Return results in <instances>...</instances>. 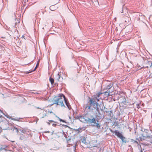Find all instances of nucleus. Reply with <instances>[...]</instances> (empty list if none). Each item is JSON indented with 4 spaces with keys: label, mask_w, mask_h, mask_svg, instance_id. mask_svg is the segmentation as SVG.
I'll list each match as a JSON object with an SVG mask.
<instances>
[{
    "label": "nucleus",
    "mask_w": 152,
    "mask_h": 152,
    "mask_svg": "<svg viewBox=\"0 0 152 152\" xmlns=\"http://www.w3.org/2000/svg\"><path fill=\"white\" fill-rule=\"evenodd\" d=\"M111 87V85H109L107 86V88H108V89H110Z\"/></svg>",
    "instance_id": "dca6fc26"
},
{
    "label": "nucleus",
    "mask_w": 152,
    "mask_h": 152,
    "mask_svg": "<svg viewBox=\"0 0 152 152\" xmlns=\"http://www.w3.org/2000/svg\"><path fill=\"white\" fill-rule=\"evenodd\" d=\"M87 119H86V123L89 124H94L92 125L93 126H96L97 128L99 129L100 127V126L98 123L96 122V118L93 117L92 118H89L87 117Z\"/></svg>",
    "instance_id": "7ed1b4c3"
},
{
    "label": "nucleus",
    "mask_w": 152,
    "mask_h": 152,
    "mask_svg": "<svg viewBox=\"0 0 152 152\" xmlns=\"http://www.w3.org/2000/svg\"><path fill=\"white\" fill-rule=\"evenodd\" d=\"M56 77L58 80H59L60 78V75L59 74H58L56 75Z\"/></svg>",
    "instance_id": "4468645a"
},
{
    "label": "nucleus",
    "mask_w": 152,
    "mask_h": 152,
    "mask_svg": "<svg viewBox=\"0 0 152 152\" xmlns=\"http://www.w3.org/2000/svg\"><path fill=\"white\" fill-rule=\"evenodd\" d=\"M61 121L62 122H65L64 120H62Z\"/></svg>",
    "instance_id": "cd10ccee"
},
{
    "label": "nucleus",
    "mask_w": 152,
    "mask_h": 152,
    "mask_svg": "<svg viewBox=\"0 0 152 152\" xmlns=\"http://www.w3.org/2000/svg\"><path fill=\"white\" fill-rule=\"evenodd\" d=\"M14 129L16 130V131L18 132H19V131H20L21 132L24 133L26 131L23 129H18L17 128L14 127Z\"/></svg>",
    "instance_id": "9d476101"
},
{
    "label": "nucleus",
    "mask_w": 152,
    "mask_h": 152,
    "mask_svg": "<svg viewBox=\"0 0 152 152\" xmlns=\"http://www.w3.org/2000/svg\"><path fill=\"white\" fill-rule=\"evenodd\" d=\"M58 118L59 120L60 121H62V119H61L59 117H58Z\"/></svg>",
    "instance_id": "5701e85b"
},
{
    "label": "nucleus",
    "mask_w": 152,
    "mask_h": 152,
    "mask_svg": "<svg viewBox=\"0 0 152 152\" xmlns=\"http://www.w3.org/2000/svg\"><path fill=\"white\" fill-rule=\"evenodd\" d=\"M2 131V129L1 127H0V133Z\"/></svg>",
    "instance_id": "b1692460"
},
{
    "label": "nucleus",
    "mask_w": 152,
    "mask_h": 152,
    "mask_svg": "<svg viewBox=\"0 0 152 152\" xmlns=\"http://www.w3.org/2000/svg\"><path fill=\"white\" fill-rule=\"evenodd\" d=\"M140 107V104H138L137 106V108H139Z\"/></svg>",
    "instance_id": "412c9836"
},
{
    "label": "nucleus",
    "mask_w": 152,
    "mask_h": 152,
    "mask_svg": "<svg viewBox=\"0 0 152 152\" xmlns=\"http://www.w3.org/2000/svg\"><path fill=\"white\" fill-rule=\"evenodd\" d=\"M39 60L38 61H37V64H36V66H39Z\"/></svg>",
    "instance_id": "f3484780"
},
{
    "label": "nucleus",
    "mask_w": 152,
    "mask_h": 152,
    "mask_svg": "<svg viewBox=\"0 0 152 152\" xmlns=\"http://www.w3.org/2000/svg\"><path fill=\"white\" fill-rule=\"evenodd\" d=\"M141 135L140 136V135H139V140H145L147 138H148L149 137V136H148L147 135H144L143 134V132H142V133H141Z\"/></svg>",
    "instance_id": "20e7f679"
},
{
    "label": "nucleus",
    "mask_w": 152,
    "mask_h": 152,
    "mask_svg": "<svg viewBox=\"0 0 152 152\" xmlns=\"http://www.w3.org/2000/svg\"><path fill=\"white\" fill-rule=\"evenodd\" d=\"M120 101L121 104L126 105V100L125 97L122 96L120 100Z\"/></svg>",
    "instance_id": "0eeeda50"
},
{
    "label": "nucleus",
    "mask_w": 152,
    "mask_h": 152,
    "mask_svg": "<svg viewBox=\"0 0 152 152\" xmlns=\"http://www.w3.org/2000/svg\"><path fill=\"white\" fill-rule=\"evenodd\" d=\"M47 114V112L45 110H42L41 113L40 114V116L41 118L45 117Z\"/></svg>",
    "instance_id": "6e6552de"
},
{
    "label": "nucleus",
    "mask_w": 152,
    "mask_h": 152,
    "mask_svg": "<svg viewBox=\"0 0 152 152\" xmlns=\"http://www.w3.org/2000/svg\"><path fill=\"white\" fill-rule=\"evenodd\" d=\"M57 125L56 124H52V126L53 127H56Z\"/></svg>",
    "instance_id": "aec40b11"
},
{
    "label": "nucleus",
    "mask_w": 152,
    "mask_h": 152,
    "mask_svg": "<svg viewBox=\"0 0 152 152\" xmlns=\"http://www.w3.org/2000/svg\"><path fill=\"white\" fill-rule=\"evenodd\" d=\"M20 119V118H12L11 119L13 120L18 121H19V119Z\"/></svg>",
    "instance_id": "ddd939ff"
},
{
    "label": "nucleus",
    "mask_w": 152,
    "mask_h": 152,
    "mask_svg": "<svg viewBox=\"0 0 152 152\" xmlns=\"http://www.w3.org/2000/svg\"><path fill=\"white\" fill-rule=\"evenodd\" d=\"M38 67V66H36L35 67V68L34 69L33 71H34L37 68V67Z\"/></svg>",
    "instance_id": "4be33fe9"
},
{
    "label": "nucleus",
    "mask_w": 152,
    "mask_h": 152,
    "mask_svg": "<svg viewBox=\"0 0 152 152\" xmlns=\"http://www.w3.org/2000/svg\"><path fill=\"white\" fill-rule=\"evenodd\" d=\"M82 142H83V143H85V141L84 142V141H82Z\"/></svg>",
    "instance_id": "c85d7f7f"
},
{
    "label": "nucleus",
    "mask_w": 152,
    "mask_h": 152,
    "mask_svg": "<svg viewBox=\"0 0 152 152\" xmlns=\"http://www.w3.org/2000/svg\"><path fill=\"white\" fill-rule=\"evenodd\" d=\"M47 123L48 124V125H50V122H47Z\"/></svg>",
    "instance_id": "bb28decb"
},
{
    "label": "nucleus",
    "mask_w": 152,
    "mask_h": 152,
    "mask_svg": "<svg viewBox=\"0 0 152 152\" xmlns=\"http://www.w3.org/2000/svg\"><path fill=\"white\" fill-rule=\"evenodd\" d=\"M113 133H114L115 135L117 136L118 137H119L120 138V137H122L123 135L117 130H115L113 132Z\"/></svg>",
    "instance_id": "1a4fd4ad"
},
{
    "label": "nucleus",
    "mask_w": 152,
    "mask_h": 152,
    "mask_svg": "<svg viewBox=\"0 0 152 152\" xmlns=\"http://www.w3.org/2000/svg\"><path fill=\"white\" fill-rule=\"evenodd\" d=\"M81 129V128H78V129H76V130L77 131H79V132H80V130Z\"/></svg>",
    "instance_id": "6ab92c4d"
},
{
    "label": "nucleus",
    "mask_w": 152,
    "mask_h": 152,
    "mask_svg": "<svg viewBox=\"0 0 152 152\" xmlns=\"http://www.w3.org/2000/svg\"><path fill=\"white\" fill-rule=\"evenodd\" d=\"M64 101L68 108L70 110L71 107L67 99L66 98L65 96L63 94H60L59 96H55L53 99V104H56L61 107H65L64 104Z\"/></svg>",
    "instance_id": "f257e3e1"
},
{
    "label": "nucleus",
    "mask_w": 152,
    "mask_h": 152,
    "mask_svg": "<svg viewBox=\"0 0 152 152\" xmlns=\"http://www.w3.org/2000/svg\"><path fill=\"white\" fill-rule=\"evenodd\" d=\"M95 98L90 99L86 104L85 108L87 109L90 112H96L99 110L98 103Z\"/></svg>",
    "instance_id": "f03ea898"
},
{
    "label": "nucleus",
    "mask_w": 152,
    "mask_h": 152,
    "mask_svg": "<svg viewBox=\"0 0 152 152\" xmlns=\"http://www.w3.org/2000/svg\"><path fill=\"white\" fill-rule=\"evenodd\" d=\"M45 133H49V131H45Z\"/></svg>",
    "instance_id": "393cba45"
},
{
    "label": "nucleus",
    "mask_w": 152,
    "mask_h": 152,
    "mask_svg": "<svg viewBox=\"0 0 152 152\" xmlns=\"http://www.w3.org/2000/svg\"><path fill=\"white\" fill-rule=\"evenodd\" d=\"M49 80L52 84H53L54 83V80L51 77H50L49 78Z\"/></svg>",
    "instance_id": "9b49d317"
},
{
    "label": "nucleus",
    "mask_w": 152,
    "mask_h": 152,
    "mask_svg": "<svg viewBox=\"0 0 152 152\" xmlns=\"http://www.w3.org/2000/svg\"><path fill=\"white\" fill-rule=\"evenodd\" d=\"M105 93L108 94H107V95H109V93H108L107 92H105Z\"/></svg>",
    "instance_id": "a878e982"
},
{
    "label": "nucleus",
    "mask_w": 152,
    "mask_h": 152,
    "mask_svg": "<svg viewBox=\"0 0 152 152\" xmlns=\"http://www.w3.org/2000/svg\"><path fill=\"white\" fill-rule=\"evenodd\" d=\"M120 139L123 142H126V140L125 139V137H124L123 136H122V137H120Z\"/></svg>",
    "instance_id": "f8f14e48"
},
{
    "label": "nucleus",
    "mask_w": 152,
    "mask_h": 152,
    "mask_svg": "<svg viewBox=\"0 0 152 152\" xmlns=\"http://www.w3.org/2000/svg\"><path fill=\"white\" fill-rule=\"evenodd\" d=\"M48 121L50 123V122H55L54 121L52 120H49Z\"/></svg>",
    "instance_id": "a211bd4d"
},
{
    "label": "nucleus",
    "mask_w": 152,
    "mask_h": 152,
    "mask_svg": "<svg viewBox=\"0 0 152 152\" xmlns=\"http://www.w3.org/2000/svg\"><path fill=\"white\" fill-rule=\"evenodd\" d=\"M53 7L52 6H51L50 7V9L51 10H52V11H53V10H55V9H53Z\"/></svg>",
    "instance_id": "2eb2a0df"
},
{
    "label": "nucleus",
    "mask_w": 152,
    "mask_h": 152,
    "mask_svg": "<svg viewBox=\"0 0 152 152\" xmlns=\"http://www.w3.org/2000/svg\"><path fill=\"white\" fill-rule=\"evenodd\" d=\"M102 94V93L98 92L94 95V98H95L96 99V101L98 102L99 100V97L100 95Z\"/></svg>",
    "instance_id": "39448f33"
},
{
    "label": "nucleus",
    "mask_w": 152,
    "mask_h": 152,
    "mask_svg": "<svg viewBox=\"0 0 152 152\" xmlns=\"http://www.w3.org/2000/svg\"><path fill=\"white\" fill-rule=\"evenodd\" d=\"M87 117L86 116H80L78 117V119L79 120L83 122H86V119H87Z\"/></svg>",
    "instance_id": "423d86ee"
}]
</instances>
